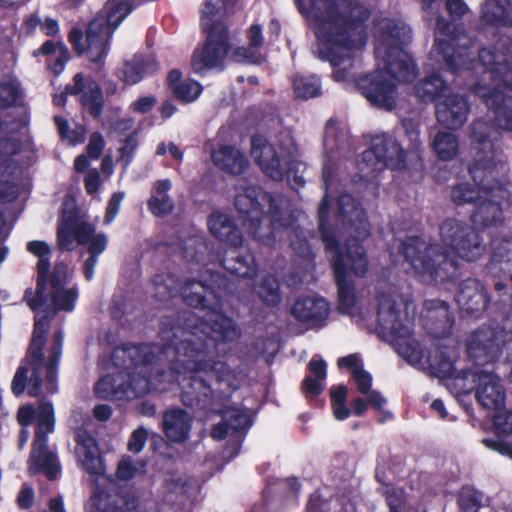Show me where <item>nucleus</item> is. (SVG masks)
I'll list each match as a JSON object with an SVG mask.
<instances>
[{
    "label": "nucleus",
    "mask_w": 512,
    "mask_h": 512,
    "mask_svg": "<svg viewBox=\"0 0 512 512\" xmlns=\"http://www.w3.org/2000/svg\"><path fill=\"white\" fill-rule=\"evenodd\" d=\"M37 422L36 436L29 459V469L32 473L43 471L49 479L56 477L59 465L56 455L47 449V435L54 430V410L49 402H41L34 410L32 407H22L18 412V421L22 425Z\"/></svg>",
    "instance_id": "4468645a"
},
{
    "label": "nucleus",
    "mask_w": 512,
    "mask_h": 512,
    "mask_svg": "<svg viewBox=\"0 0 512 512\" xmlns=\"http://www.w3.org/2000/svg\"><path fill=\"white\" fill-rule=\"evenodd\" d=\"M234 204L245 231L265 245H271L277 238L292 233L291 226L297 220L290 202L284 196L269 195L243 181L236 186ZM293 233L295 238L290 242L293 251L304 258L311 257L307 241L298 232Z\"/></svg>",
    "instance_id": "6e6552de"
},
{
    "label": "nucleus",
    "mask_w": 512,
    "mask_h": 512,
    "mask_svg": "<svg viewBox=\"0 0 512 512\" xmlns=\"http://www.w3.org/2000/svg\"><path fill=\"white\" fill-rule=\"evenodd\" d=\"M499 132L486 121H474L469 128L470 153L474 163L470 174L481 196L472 215L479 228H488L502 221L504 206L510 205V192L505 188L507 166L495 145Z\"/></svg>",
    "instance_id": "423d86ee"
},
{
    "label": "nucleus",
    "mask_w": 512,
    "mask_h": 512,
    "mask_svg": "<svg viewBox=\"0 0 512 512\" xmlns=\"http://www.w3.org/2000/svg\"><path fill=\"white\" fill-rule=\"evenodd\" d=\"M223 266L231 274L240 277L252 278L256 275V266L251 255H246L245 257L237 256L235 260L225 259Z\"/></svg>",
    "instance_id": "a19ab883"
},
{
    "label": "nucleus",
    "mask_w": 512,
    "mask_h": 512,
    "mask_svg": "<svg viewBox=\"0 0 512 512\" xmlns=\"http://www.w3.org/2000/svg\"><path fill=\"white\" fill-rule=\"evenodd\" d=\"M84 184L89 194L96 193L101 185L99 172L96 169L89 170L85 175Z\"/></svg>",
    "instance_id": "bf43d9fd"
},
{
    "label": "nucleus",
    "mask_w": 512,
    "mask_h": 512,
    "mask_svg": "<svg viewBox=\"0 0 512 512\" xmlns=\"http://www.w3.org/2000/svg\"><path fill=\"white\" fill-rule=\"evenodd\" d=\"M293 90L297 98L309 99L320 94V82L314 75H297L293 79Z\"/></svg>",
    "instance_id": "ea45409f"
},
{
    "label": "nucleus",
    "mask_w": 512,
    "mask_h": 512,
    "mask_svg": "<svg viewBox=\"0 0 512 512\" xmlns=\"http://www.w3.org/2000/svg\"><path fill=\"white\" fill-rule=\"evenodd\" d=\"M28 368L26 366H21L15 373V376L12 381V391L15 395H20L25 390V383L27 378Z\"/></svg>",
    "instance_id": "13d9d810"
},
{
    "label": "nucleus",
    "mask_w": 512,
    "mask_h": 512,
    "mask_svg": "<svg viewBox=\"0 0 512 512\" xmlns=\"http://www.w3.org/2000/svg\"><path fill=\"white\" fill-rule=\"evenodd\" d=\"M494 410L496 411L493 419L495 431L500 435L512 434V413L501 407Z\"/></svg>",
    "instance_id": "8fccbe9b"
},
{
    "label": "nucleus",
    "mask_w": 512,
    "mask_h": 512,
    "mask_svg": "<svg viewBox=\"0 0 512 512\" xmlns=\"http://www.w3.org/2000/svg\"><path fill=\"white\" fill-rule=\"evenodd\" d=\"M219 1L208 0L201 12V26L207 33L206 41L197 47L191 59L192 70L204 75L210 70H223L230 57V44L225 26L220 22Z\"/></svg>",
    "instance_id": "9b49d317"
},
{
    "label": "nucleus",
    "mask_w": 512,
    "mask_h": 512,
    "mask_svg": "<svg viewBox=\"0 0 512 512\" xmlns=\"http://www.w3.org/2000/svg\"><path fill=\"white\" fill-rule=\"evenodd\" d=\"M166 489L168 491V495L166 496V500L170 503L174 502V495L176 498H180V502H183L185 495L187 493L186 482H184L181 478L169 480L166 484Z\"/></svg>",
    "instance_id": "603ef678"
},
{
    "label": "nucleus",
    "mask_w": 512,
    "mask_h": 512,
    "mask_svg": "<svg viewBox=\"0 0 512 512\" xmlns=\"http://www.w3.org/2000/svg\"><path fill=\"white\" fill-rule=\"evenodd\" d=\"M376 70L357 80L363 97L374 107L392 110L398 98L397 83L417 76L411 56L404 50L411 29L400 19L383 18L375 23Z\"/></svg>",
    "instance_id": "39448f33"
},
{
    "label": "nucleus",
    "mask_w": 512,
    "mask_h": 512,
    "mask_svg": "<svg viewBox=\"0 0 512 512\" xmlns=\"http://www.w3.org/2000/svg\"><path fill=\"white\" fill-rule=\"evenodd\" d=\"M156 104V99L152 96H144L134 101L131 104V108L135 112L146 113L151 110Z\"/></svg>",
    "instance_id": "052dcab7"
},
{
    "label": "nucleus",
    "mask_w": 512,
    "mask_h": 512,
    "mask_svg": "<svg viewBox=\"0 0 512 512\" xmlns=\"http://www.w3.org/2000/svg\"><path fill=\"white\" fill-rule=\"evenodd\" d=\"M130 0H108L104 7V15L96 17L87 29L86 43L81 46L82 32L73 29L69 34V40L78 53L86 51L92 62H98L107 55V44L115 29L131 12Z\"/></svg>",
    "instance_id": "f8f14e48"
},
{
    "label": "nucleus",
    "mask_w": 512,
    "mask_h": 512,
    "mask_svg": "<svg viewBox=\"0 0 512 512\" xmlns=\"http://www.w3.org/2000/svg\"><path fill=\"white\" fill-rule=\"evenodd\" d=\"M451 24L444 18L437 17L435 44L430 56L435 62L443 63L453 72L465 69H475L476 63L472 55L475 51H468L471 40L465 34L451 35Z\"/></svg>",
    "instance_id": "dca6fc26"
},
{
    "label": "nucleus",
    "mask_w": 512,
    "mask_h": 512,
    "mask_svg": "<svg viewBox=\"0 0 512 512\" xmlns=\"http://www.w3.org/2000/svg\"><path fill=\"white\" fill-rule=\"evenodd\" d=\"M66 94H81L82 106L94 117L99 116L103 104V98L99 85L93 80L84 81L81 73L74 76V84L68 85L65 94L55 95L53 101L56 105L62 106L66 101Z\"/></svg>",
    "instance_id": "aec40b11"
},
{
    "label": "nucleus",
    "mask_w": 512,
    "mask_h": 512,
    "mask_svg": "<svg viewBox=\"0 0 512 512\" xmlns=\"http://www.w3.org/2000/svg\"><path fill=\"white\" fill-rule=\"evenodd\" d=\"M155 297L165 301L180 292L184 302L193 307H205L206 299L213 294L210 287L202 282L191 281L179 288L178 281L172 275H159L153 282Z\"/></svg>",
    "instance_id": "a211bd4d"
},
{
    "label": "nucleus",
    "mask_w": 512,
    "mask_h": 512,
    "mask_svg": "<svg viewBox=\"0 0 512 512\" xmlns=\"http://www.w3.org/2000/svg\"><path fill=\"white\" fill-rule=\"evenodd\" d=\"M448 92L446 82L436 74L420 81L415 87L416 96L423 102L441 99Z\"/></svg>",
    "instance_id": "e433bc0d"
},
{
    "label": "nucleus",
    "mask_w": 512,
    "mask_h": 512,
    "mask_svg": "<svg viewBox=\"0 0 512 512\" xmlns=\"http://www.w3.org/2000/svg\"><path fill=\"white\" fill-rule=\"evenodd\" d=\"M223 419L226 420L232 434L237 439L236 448H239L238 439L242 438L243 432L251 425L249 417L239 409L228 408L223 411Z\"/></svg>",
    "instance_id": "58836bf2"
},
{
    "label": "nucleus",
    "mask_w": 512,
    "mask_h": 512,
    "mask_svg": "<svg viewBox=\"0 0 512 512\" xmlns=\"http://www.w3.org/2000/svg\"><path fill=\"white\" fill-rule=\"evenodd\" d=\"M447 10L451 15L461 16L466 12V5L462 0H445Z\"/></svg>",
    "instance_id": "680f3d73"
},
{
    "label": "nucleus",
    "mask_w": 512,
    "mask_h": 512,
    "mask_svg": "<svg viewBox=\"0 0 512 512\" xmlns=\"http://www.w3.org/2000/svg\"><path fill=\"white\" fill-rule=\"evenodd\" d=\"M191 427V417L181 409H171L163 416V428L167 438L172 442L187 439Z\"/></svg>",
    "instance_id": "c756f323"
},
{
    "label": "nucleus",
    "mask_w": 512,
    "mask_h": 512,
    "mask_svg": "<svg viewBox=\"0 0 512 512\" xmlns=\"http://www.w3.org/2000/svg\"><path fill=\"white\" fill-rule=\"evenodd\" d=\"M212 235L227 245L238 247L242 244V236L229 216L222 212H214L208 220Z\"/></svg>",
    "instance_id": "c85d7f7f"
},
{
    "label": "nucleus",
    "mask_w": 512,
    "mask_h": 512,
    "mask_svg": "<svg viewBox=\"0 0 512 512\" xmlns=\"http://www.w3.org/2000/svg\"><path fill=\"white\" fill-rule=\"evenodd\" d=\"M137 147L138 140L135 132H132L123 141H121L119 147V157L117 161L122 165L124 169H126L132 162Z\"/></svg>",
    "instance_id": "a18cd8bd"
},
{
    "label": "nucleus",
    "mask_w": 512,
    "mask_h": 512,
    "mask_svg": "<svg viewBox=\"0 0 512 512\" xmlns=\"http://www.w3.org/2000/svg\"><path fill=\"white\" fill-rule=\"evenodd\" d=\"M88 512H143L134 495H119L104 489L96 490L88 504Z\"/></svg>",
    "instance_id": "4be33fe9"
},
{
    "label": "nucleus",
    "mask_w": 512,
    "mask_h": 512,
    "mask_svg": "<svg viewBox=\"0 0 512 512\" xmlns=\"http://www.w3.org/2000/svg\"><path fill=\"white\" fill-rule=\"evenodd\" d=\"M440 236L445 252H440L438 245H427L419 238L401 242L402 255L423 283L438 284L452 277L456 270L454 255L475 261L486 250L479 234L457 219H447L441 225Z\"/></svg>",
    "instance_id": "0eeeda50"
},
{
    "label": "nucleus",
    "mask_w": 512,
    "mask_h": 512,
    "mask_svg": "<svg viewBox=\"0 0 512 512\" xmlns=\"http://www.w3.org/2000/svg\"><path fill=\"white\" fill-rule=\"evenodd\" d=\"M144 471V465L133 462L130 458H123L117 467L116 476L119 480L128 481Z\"/></svg>",
    "instance_id": "09e8293b"
},
{
    "label": "nucleus",
    "mask_w": 512,
    "mask_h": 512,
    "mask_svg": "<svg viewBox=\"0 0 512 512\" xmlns=\"http://www.w3.org/2000/svg\"><path fill=\"white\" fill-rule=\"evenodd\" d=\"M33 502V491L29 487H24L18 496V503L22 508H29Z\"/></svg>",
    "instance_id": "69168bd1"
},
{
    "label": "nucleus",
    "mask_w": 512,
    "mask_h": 512,
    "mask_svg": "<svg viewBox=\"0 0 512 512\" xmlns=\"http://www.w3.org/2000/svg\"><path fill=\"white\" fill-rule=\"evenodd\" d=\"M39 54H44L49 57L48 67L56 75H59L63 72L66 63L70 58L68 49L60 41H46L39 50L34 52V56Z\"/></svg>",
    "instance_id": "c9c22d12"
},
{
    "label": "nucleus",
    "mask_w": 512,
    "mask_h": 512,
    "mask_svg": "<svg viewBox=\"0 0 512 512\" xmlns=\"http://www.w3.org/2000/svg\"><path fill=\"white\" fill-rule=\"evenodd\" d=\"M41 30L44 34L48 36H53L57 34L59 30V26L56 20L47 18L41 23Z\"/></svg>",
    "instance_id": "338daca9"
},
{
    "label": "nucleus",
    "mask_w": 512,
    "mask_h": 512,
    "mask_svg": "<svg viewBox=\"0 0 512 512\" xmlns=\"http://www.w3.org/2000/svg\"><path fill=\"white\" fill-rule=\"evenodd\" d=\"M456 300L461 310L468 314L480 313L486 309L488 304L485 289L475 279H468L462 283Z\"/></svg>",
    "instance_id": "bb28decb"
},
{
    "label": "nucleus",
    "mask_w": 512,
    "mask_h": 512,
    "mask_svg": "<svg viewBox=\"0 0 512 512\" xmlns=\"http://www.w3.org/2000/svg\"><path fill=\"white\" fill-rule=\"evenodd\" d=\"M479 197H482L480 186H478V190L476 191L471 188L470 184L468 183L454 186L451 192L452 201L457 205L471 202L475 199H479Z\"/></svg>",
    "instance_id": "49530a36"
},
{
    "label": "nucleus",
    "mask_w": 512,
    "mask_h": 512,
    "mask_svg": "<svg viewBox=\"0 0 512 512\" xmlns=\"http://www.w3.org/2000/svg\"><path fill=\"white\" fill-rule=\"evenodd\" d=\"M347 388L344 385H340L334 389L331 390V404H341L345 403L346 395H347Z\"/></svg>",
    "instance_id": "0e129e2a"
},
{
    "label": "nucleus",
    "mask_w": 512,
    "mask_h": 512,
    "mask_svg": "<svg viewBox=\"0 0 512 512\" xmlns=\"http://www.w3.org/2000/svg\"><path fill=\"white\" fill-rule=\"evenodd\" d=\"M470 106L463 95L446 93L436 103L438 122L446 128H461L467 121Z\"/></svg>",
    "instance_id": "412c9836"
},
{
    "label": "nucleus",
    "mask_w": 512,
    "mask_h": 512,
    "mask_svg": "<svg viewBox=\"0 0 512 512\" xmlns=\"http://www.w3.org/2000/svg\"><path fill=\"white\" fill-rule=\"evenodd\" d=\"M482 442L487 448L512 458V446L509 443L497 439H483Z\"/></svg>",
    "instance_id": "4d7b16f0"
},
{
    "label": "nucleus",
    "mask_w": 512,
    "mask_h": 512,
    "mask_svg": "<svg viewBox=\"0 0 512 512\" xmlns=\"http://www.w3.org/2000/svg\"><path fill=\"white\" fill-rule=\"evenodd\" d=\"M212 161L219 169L230 174H241L248 167V160L237 148L221 145L211 154Z\"/></svg>",
    "instance_id": "cd10ccee"
},
{
    "label": "nucleus",
    "mask_w": 512,
    "mask_h": 512,
    "mask_svg": "<svg viewBox=\"0 0 512 512\" xmlns=\"http://www.w3.org/2000/svg\"><path fill=\"white\" fill-rule=\"evenodd\" d=\"M64 204L63 217L58 227L57 239L62 250L71 251L76 244L86 248L89 257L84 261V275L90 281L94 277L98 257L107 248L108 238L103 232H97L93 224L73 217Z\"/></svg>",
    "instance_id": "ddd939ff"
},
{
    "label": "nucleus",
    "mask_w": 512,
    "mask_h": 512,
    "mask_svg": "<svg viewBox=\"0 0 512 512\" xmlns=\"http://www.w3.org/2000/svg\"><path fill=\"white\" fill-rule=\"evenodd\" d=\"M408 304L395 293L381 294L377 304V323L379 336L389 342L396 352L410 365L423 367L428 363L434 375L446 381L445 385L455 397L465 396L475 391L477 382L473 374L483 369L479 364L493 361L503 353L500 334L491 327H484L474 332L467 341L468 356L477 364L469 371H456L454 364L458 357L455 346L435 349L425 360V353L420 343L412 335V321L409 318Z\"/></svg>",
    "instance_id": "7ed1b4c3"
},
{
    "label": "nucleus",
    "mask_w": 512,
    "mask_h": 512,
    "mask_svg": "<svg viewBox=\"0 0 512 512\" xmlns=\"http://www.w3.org/2000/svg\"><path fill=\"white\" fill-rule=\"evenodd\" d=\"M147 437L148 432L146 429L142 427L136 429L129 439L128 449L132 452L139 453L143 449Z\"/></svg>",
    "instance_id": "864d4df0"
},
{
    "label": "nucleus",
    "mask_w": 512,
    "mask_h": 512,
    "mask_svg": "<svg viewBox=\"0 0 512 512\" xmlns=\"http://www.w3.org/2000/svg\"><path fill=\"white\" fill-rule=\"evenodd\" d=\"M254 289L258 296L268 305H276L280 301L279 285L272 276H263L261 282Z\"/></svg>",
    "instance_id": "37998d69"
},
{
    "label": "nucleus",
    "mask_w": 512,
    "mask_h": 512,
    "mask_svg": "<svg viewBox=\"0 0 512 512\" xmlns=\"http://www.w3.org/2000/svg\"><path fill=\"white\" fill-rule=\"evenodd\" d=\"M309 375L303 381L306 397H316L324 390L327 376L326 363L322 359L313 358L308 364Z\"/></svg>",
    "instance_id": "f704fd0d"
},
{
    "label": "nucleus",
    "mask_w": 512,
    "mask_h": 512,
    "mask_svg": "<svg viewBox=\"0 0 512 512\" xmlns=\"http://www.w3.org/2000/svg\"><path fill=\"white\" fill-rule=\"evenodd\" d=\"M296 148L289 135L284 141L275 146L268 142L263 136H254L251 140V156L259 165L261 170L274 180H282L286 176L291 183V173L295 166ZM293 184L303 185L301 176H293Z\"/></svg>",
    "instance_id": "2eb2a0df"
},
{
    "label": "nucleus",
    "mask_w": 512,
    "mask_h": 512,
    "mask_svg": "<svg viewBox=\"0 0 512 512\" xmlns=\"http://www.w3.org/2000/svg\"><path fill=\"white\" fill-rule=\"evenodd\" d=\"M124 198L123 193H115L112 195L107 209H106V217H105V223L110 224L118 214V211L120 209V204Z\"/></svg>",
    "instance_id": "6e6d98bb"
},
{
    "label": "nucleus",
    "mask_w": 512,
    "mask_h": 512,
    "mask_svg": "<svg viewBox=\"0 0 512 512\" xmlns=\"http://www.w3.org/2000/svg\"><path fill=\"white\" fill-rule=\"evenodd\" d=\"M314 24L318 47H364L369 9L359 0H295Z\"/></svg>",
    "instance_id": "1a4fd4ad"
},
{
    "label": "nucleus",
    "mask_w": 512,
    "mask_h": 512,
    "mask_svg": "<svg viewBox=\"0 0 512 512\" xmlns=\"http://www.w3.org/2000/svg\"><path fill=\"white\" fill-rule=\"evenodd\" d=\"M156 68L157 63L154 58L136 55L123 64L118 76L123 82L134 85L141 81L146 74L154 72Z\"/></svg>",
    "instance_id": "7c9ffc66"
},
{
    "label": "nucleus",
    "mask_w": 512,
    "mask_h": 512,
    "mask_svg": "<svg viewBox=\"0 0 512 512\" xmlns=\"http://www.w3.org/2000/svg\"><path fill=\"white\" fill-rule=\"evenodd\" d=\"M27 250L36 256L38 261V281L36 297L30 298L32 292L27 290L25 298L29 307L37 311L31 346L28 354V361L32 370L28 393L32 397L40 395L42 389V374L45 371V391L54 393L57 391V365L61 356L63 336L61 332L54 335L50 348L48 360H44L42 346L45 334L49 327L48 310L53 313L63 310L72 311L78 298V289L69 282L68 269L66 265L56 266L51 279L47 281L46 275L50 266V246L39 240L30 241Z\"/></svg>",
    "instance_id": "20e7f679"
},
{
    "label": "nucleus",
    "mask_w": 512,
    "mask_h": 512,
    "mask_svg": "<svg viewBox=\"0 0 512 512\" xmlns=\"http://www.w3.org/2000/svg\"><path fill=\"white\" fill-rule=\"evenodd\" d=\"M23 95L18 80L8 79L0 82V106H9L16 103Z\"/></svg>",
    "instance_id": "c03bdc74"
},
{
    "label": "nucleus",
    "mask_w": 512,
    "mask_h": 512,
    "mask_svg": "<svg viewBox=\"0 0 512 512\" xmlns=\"http://www.w3.org/2000/svg\"><path fill=\"white\" fill-rule=\"evenodd\" d=\"M190 315L187 328L163 330L167 341L158 345H130L116 348L112 361L122 368L116 378L107 375L95 385V393L103 399L132 400L157 390L169 389L175 377L183 385L182 402L188 406L207 407L213 395L207 379L214 377L229 387L234 384V373L222 361L207 359L208 345L199 334L215 341H232L239 336L233 321L216 310Z\"/></svg>",
    "instance_id": "f257e3e1"
},
{
    "label": "nucleus",
    "mask_w": 512,
    "mask_h": 512,
    "mask_svg": "<svg viewBox=\"0 0 512 512\" xmlns=\"http://www.w3.org/2000/svg\"><path fill=\"white\" fill-rule=\"evenodd\" d=\"M350 133L343 121L330 119L326 123L323 138L325 159L323 162V181L325 195L318 208L319 229L322 240L329 254L334 276L338 288L339 310L352 317L366 316L358 307L354 292L353 277H363L368 270V260L364 248L359 244L360 239L369 235L370 226L363 209L355 202L351 195H341L337 203L336 214L345 229L351 235L344 248H340L332 224L329 222V197L333 191L334 154L346 150L349 147Z\"/></svg>",
    "instance_id": "f03ea898"
},
{
    "label": "nucleus",
    "mask_w": 512,
    "mask_h": 512,
    "mask_svg": "<svg viewBox=\"0 0 512 512\" xmlns=\"http://www.w3.org/2000/svg\"><path fill=\"white\" fill-rule=\"evenodd\" d=\"M405 161L406 154L398 142L392 136L383 134L372 139L371 147L361 154L357 166L361 178L370 180L385 168H404Z\"/></svg>",
    "instance_id": "f3484780"
},
{
    "label": "nucleus",
    "mask_w": 512,
    "mask_h": 512,
    "mask_svg": "<svg viewBox=\"0 0 512 512\" xmlns=\"http://www.w3.org/2000/svg\"><path fill=\"white\" fill-rule=\"evenodd\" d=\"M149 210L156 216L168 214L172 208L173 203L167 195L152 196L148 201Z\"/></svg>",
    "instance_id": "3c124183"
},
{
    "label": "nucleus",
    "mask_w": 512,
    "mask_h": 512,
    "mask_svg": "<svg viewBox=\"0 0 512 512\" xmlns=\"http://www.w3.org/2000/svg\"><path fill=\"white\" fill-rule=\"evenodd\" d=\"M167 80L174 96L182 102H193L202 92L200 83L191 79L182 80L181 73L177 70H172Z\"/></svg>",
    "instance_id": "473e14b6"
},
{
    "label": "nucleus",
    "mask_w": 512,
    "mask_h": 512,
    "mask_svg": "<svg viewBox=\"0 0 512 512\" xmlns=\"http://www.w3.org/2000/svg\"><path fill=\"white\" fill-rule=\"evenodd\" d=\"M55 123L62 139L67 140L73 145L83 142L85 135V129L83 126H78L74 130L70 131L67 121L60 116L55 117Z\"/></svg>",
    "instance_id": "de8ad7c7"
},
{
    "label": "nucleus",
    "mask_w": 512,
    "mask_h": 512,
    "mask_svg": "<svg viewBox=\"0 0 512 512\" xmlns=\"http://www.w3.org/2000/svg\"><path fill=\"white\" fill-rule=\"evenodd\" d=\"M421 317L425 329L436 337L445 336L452 324L449 308L440 300L426 301Z\"/></svg>",
    "instance_id": "a878e982"
},
{
    "label": "nucleus",
    "mask_w": 512,
    "mask_h": 512,
    "mask_svg": "<svg viewBox=\"0 0 512 512\" xmlns=\"http://www.w3.org/2000/svg\"><path fill=\"white\" fill-rule=\"evenodd\" d=\"M433 148L440 159L450 160L457 155L459 144L454 134L440 132L433 140Z\"/></svg>",
    "instance_id": "4c0bfd02"
},
{
    "label": "nucleus",
    "mask_w": 512,
    "mask_h": 512,
    "mask_svg": "<svg viewBox=\"0 0 512 512\" xmlns=\"http://www.w3.org/2000/svg\"><path fill=\"white\" fill-rule=\"evenodd\" d=\"M502 51L488 47L478 52L479 63L484 67V79L473 87L487 108L493 113L500 129L512 131V71L507 67L512 58V40L505 39L498 44Z\"/></svg>",
    "instance_id": "9d476101"
},
{
    "label": "nucleus",
    "mask_w": 512,
    "mask_h": 512,
    "mask_svg": "<svg viewBox=\"0 0 512 512\" xmlns=\"http://www.w3.org/2000/svg\"><path fill=\"white\" fill-rule=\"evenodd\" d=\"M77 446L75 454L78 462L90 475L105 480L104 468L95 439L86 431H78L76 434Z\"/></svg>",
    "instance_id": "393cba45"
},
{
    "label": "nucleus",
    "mask_w": 512,
    "mask_h": 512,
    "mask_svg": "<svg viewBox=\"0 0 512 512\" xmlns=\"http://www.w3.org/2000/svg\"><path fill=\"white\" fill-rule=\"evenodd\" d=\"M482 18L494 25L512 26V0H486Z\"/></svg>",
    "instance_id": "72a5a7b5"
},
{
    "label": "nucleus",
    "mask_w": 512,
    "mask_h": 512,
    "mask_svg": "<svg viewBox=\"0 0 512 512\" xmlns=\"http://www.w3.org/2000/svg\"><path fill=\"white\" fill-rule=\"evenodd\" d=\"M250 47H238L231 52V59L237 62H248L259 64L263 61V56L258 48L263 43L262 28L259 25H252L247 33Z\"/></svg>",
    "instance_id": "2f4dec72"
},
{
    "label": "nucleus",
    "mask_w": 512,
    "mask_h": 512,
    "mask_svg": "<svg viewBox=\"0 0 512 512\" xmlns=\"http://www.w3.org/2000/svg\"><path fill=\"white\" fill-rule=\"evenodd\" d=\"M291 313L298 321L311 327H319L328 319L330 308L324 298L310 295L297 299Z\"/></svg>",
    "instance_id": "5701e85b"
},
{
    "label": "nucleus",
    "mask_w": 512,
    "mask_h": 512,
    "mask_svg": "<svg viewBox=\"0 0 512 512\" xmlns=\"http://www.w3.org/2000/svg\"><path fill=\"white\" fill-rule=\"evenodd\" d=\"M223 420L224 421L222 423H219L213 427V429L211 431V436L213 439L221 440L226 435H233L228 426V423L226 422L225 419H223Z\"/></svg>",
    "instance_id": "e2e57ef3"
},
{
    "label": "nucleus",
    "mask_w": 512,
    "mask_h": 512,
    "mask_svg": "<svg viewBox=\"0 0 512 512\" xmlns=\"http://www.w3.org/2000/svg\"><path fill=\"white\" fill-rule=\"evenodd\" d=\"M104 148V139L101 134L93 133L90 136L89 143L87 146V152L90 158L97 159L100 157Z\"/></svg>",
    "instance_id": "5fc2aeb1"
},
{
    "label": "nucleus",
    "mask_w": 512,
    "mask_h": 512,
    "mask_svg": "<svg viewBox=\"0 0 512 512\" xmlns=\"http://www.w3.org/2000/svg\"><path fill=\"white\" fill-rule=\"evenodd\" d=\"M473 382L478 403L487 410L499 409L505 399V390L499 376L489 367L475 370Z\"/></svg>",
    "instance_id": "6ab92c4d"
},
{
    "label": "nucleus",
    "mask_w": 512,
    "mask_h": 512,
    "mask_svg": "<svg viewBox=\"0 0 512 512\" xmlns=\"http://www.w3.org/2000/svg\"><path fill=\"white\" fill-rule=\"evenodd\" d=\"M340 368H348L354 378L358 391L366 395L367 402L375 409L381 411L386 404V399L376 390H370L372 376L363 370L362 363L355 355H349L338 359Z\"/></svg>",
    "instance_id": "b1692460"
},
{
    "label": "nucleus",
    "mask_w": 512,
    "mask_h": 512,
    "mask_svg": "<svg viewBox=\"0 0 512 512\" xmlns=\"http://www.w3.org/2000/svg\"><path fill=\"white\" fill-rule=\"evenodd\" d=\"M493 255L489 266L491 272L496 269L497 264H508L512 262V237L495 239L492 242Z\"/></svg>",
    "instance_id": "79ce46f5"
},
{
    "label": "nucleus",
    "mask_w": 512,
    "mask_h": 512,
    "mask_svg": "<svg viewBox=\"0 0 512 512\" xmlns=\"http://www.w3.org/2000/svg\"><path fill=\"white\" fill-rule=\"evenodd\" d=\"M0 148L4 155H11L18 151V144L14 139L0 141Z\"/></svg>",
    "instance_id": "774afa93"
}]
</instances>
